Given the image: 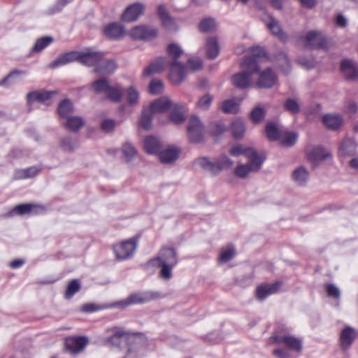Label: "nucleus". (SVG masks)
<instances>
[{
  "label": "nucleus",
  "mask_w": 358,
  "mask_h": 358,
  "mask_svg": "<svg viewBox=\"0 0 358 358\" xmlns=\"http://www.w3.org/2000/svg\"><path fill=\"white\" fill-rule=\"evenodd\" d=\"M357 336L355 328L346 326L341 332L339 336V345L343 351L349 350L353 344Z\"/></svg>",
  "instance_id": "obj_16"
},
{
  "label": "nucleus",
  "mask_w": 358,
  "mask_h": 358,
  "mask_svg": "<svg viewBox=\"0 0 358 358\" xmlns=\"http://www.w3.org/2000/svg\"><path fill=\"white\" fill-rule=\"evenodd\" d=\"M277 76L271 68H266L259 73L257 83L259 87L269 89L274 86Z\"/></svg>",
  "instance_id": "obj_17"
},
{
  "label": "nucleus",
  "mask_w": 358,
  "mask_h": 358,
  "mask_svg": "<svg viewBox=\"0 0 358 358\" xmlns=\"http://www.w3.org/2000/svg\"><path fill=\"white\" fill-rule=\"evenodd\" d=\"M265 132L267 138L271 141L280 140L281 134L277 124L273 122H268L265 127Z\"/></svg>",
  "instance_id": "obj_40"
},
{
  "label": "nucleus",
  "mask_w": 358,
  "mask_h": 358,
  "mask_svg": "<svg viewBox=\"0 0 358 358\" xmlns=\"http://www.w3.org/2000/svg\"><path fill=\"white\" fill-rule=\"evenodd\" d=\"M28 73L27 71L20 69H13L8 73L1 80H0V86L8 87L9 86L8 80L11 78H18L22 76H26Z\"/></svg>",
  "instance_id": "obj_50"
},
{
  "label": "nucleus",
  "mask_w": 358,
  "mask_h": 358,
  "mask_svg": "<svg viewBox=\"0 0 358 358\" xmlns=\"http://www.w3.org/2000/svg\"><path fill=\"white\" fill-rule=\"evenodd\" d=\"M115 121L112 119H106L102 121L101 124V129L106 133L111 132L114 130L115 127Z\"/></svg>",
  "instance_id": "obj_64"
},
{
  "label": "nucleus",
  "mask_w": 358,
  "mask_h": 358,
  "mask_svg": "<svg viewBox=\"0 0 358 358\" xmlns=\"http://www.w3.org/2000/svg\"><path fill=\"white\" fill-rule=\"evenodd\" d=\"M186 110L185 105L180 102L173 103L169 113L170 120L176 124L183 123L186 120L185 116Z\"/></svg>",
  "instance_id": "obj_20"
},
{
  "label": "nucleus",
  "mask_w": 358,
  "mask_h": 358,
  "mask_svg": "<svg viewBox=\"0 0 358 358\" xmlns=\"http://www.w3.org/2000/svg\"><path fill=\"white\" fill-rule=\"evenodd\" d=\"M308 178L309 173L303 166L296 169L292 174V180L300 186H304L308 180Z\"/></svg>",
  "instance_id": "obj_35"
},
{
  "label": "nucleus",
  "mask_w": 358,
  "mask_h": 358,
  "mask_svg": "<svg viewBox=\"0 0 358 358\" xmlns=\"http://www.w3.org/2000/svg\"><path fill=\"white\" fill-rule=\"evenodd\" d=\"M213 100V96L209 93H206L203 96L199 98L196 102V106L203 110H208Z\"/></svg>",
  "instance_id": "obj_54"
},
{
  "label": "nucleus",
  "mask_w": 358,
  "mask_h": 358,
  "mask_svg": "<svg viewBox=\"0 0 358 358\" xmlns=\"http://www.w3.org/2000/svg\"><path fill=\"white\" fill-rule=\"evenodd\" d=\"M122 150L123 155L128 159V160H130L136 154V150L129 143H124L122 146Z\"/></svg>",
  "instance_id": "obj_63"
},
{
  "label": "nucleus",
  "mask_w": 358,
  "mask_h": 358,
  "mask_svg": "<svg viewBox=\"0 0 358 358\" xmlns=\"http://www.w3.org/2000/svg\"><path fill=\"white\" fill-rule=\"evenodd\" d=\"M329 156H331L330 153L325 152L324 149L321 146L313 148L308 153V159L314 162L324 160Z\"/></svg>",
  "instance_id": "obj_39"
},
{
  "label": "nucleus",
  "mask_w": 358,
  "mask_h": 358,
  "mask_svg": "<svg viewBox=\"0 0 358 358\" xmlns=\"http://www.w3.org/2000/svg\"><path fill=\"white\" fill-rule=\"evenodd\" d=\"M215 22L212 17H208L202 20L199 24V31L203 33L212 31L215 29Z\"/></svg>",
  "instance_id": "obj_51"
},
{
  "label": "nucleus",
  "mask_w": 358,
  "mask_h": 358,
  "mask_svg": "<svg viewBox=\"0 0 358 358\" xmlns=\"http://www.w3.org/2000/svg\"><path fill=\"white\" fill-rule=\"evenodd\" d=\"M222 111L225 113L236 114L238 112L239 106L234 99H227L222 102Z\"/></svg>",
  "instance_id": "obj_49"
},
{
  "label": "nucleus",
  "mask_w": 358,
  "mask_h": 358,
  "mask_svg": "<svg viewBox=\"0 0 358 358\" xmlns=\"http://www.w3.org/2000/svg\"><path fill=\"white\" fill-rule=\"evenodd\" d=\"M138 98V92L134 87L131 86L127 90V99L130 105L136 103Z\"/></svg>",
  "instance_id": "obj_62"
},
{
  "label": "nucleus",
  "mask_w": 358,
  "mask_h": 358,
  "mask_svg": "<svg viewBox=\"0 0 358 358\" xmlns=\"http://www.w3.org/2000/svg\"><path fill=\"white\" fill-rule=\"evenodd\" d=\"M236 255V251L234 248H229L226 250H222L219 256V262L221 263H227L231 260Z\"/></svg>",
  "instance_id": "obj_57"
},
{
  "label": "nucleus",
  "mask_w": 358,
  "mask_h": 358,
  "mask_svg": "<svg viewBox=\"0 0 358 358\" xmlns=\"http://www.w3.org/2000/svg\"><path fill=\"white\" fill-rule=\"evenodd\" d=\"M53 41L52 36H46L39 38L35 42V44L31 48V52H40L45 48H47Z\"/></svg>",
  "instance_id": "obj_45"
},
{
  "label": "nucleus",
  "mask_w": 358,
  "mask_h": 358,
  "mask_svg": "<svg viewBox=\"0 0 358 358\" xmlns=\"http://www.w3.org/2000/svg\"><path fill=\"white\" fill-rule=\"evenodd\" d=\"M266 26L271 34L278 37L280 41L285 42L287 40V34L283 31L278 22L273 17H269V21Z\"/></svg>",
  "instance_id": "obj_33"
},
{
  "label": "nucleus",
  "mask_w": 358,
  "mask_h": 358,
  "mask_svg": "<svg viewBox=\"0 0 358 358\" xmlns=\"http://www.w3.org/2000/svg\"><path fill=\"white\" fill-rule=\"evenodd\" d=\"M117 65L113 59H106L105 57L99 62L97 66L94 68L93 72L101 76H110L117 69Z\"/></svg>",
  "instance_id": "obj_18"
},
{
  "label": "nucleus",
  "mask_w": 358,
  "mask_h": 358,
  "mask_svg": "<svg viewBox=\"0 0 358 358\" xmlns=\"http://www.w3.org/2000/svg\"><path fill=\"white\" fill-rule=\"evenodd\" d=\"M204 127L201 120L196 115H192L189 120L187 136L192 143H199L203 139Z\"/></svg>",
  "instance_id": "obj_8"
},
{
  "label": "nucleus",
  "mask_w": 358,
  "mask_h": 358,
  "mask_svg": "<svg viewBox=\"0 0 358 358\" xmlns=\"http://www.w3.org/2000/svg\"><path fill=\"white\" fill-rule=\"evenodd\" d=\"M145 151L150 155H158L162 148L160 141L154 136H148L144 140Z\"/></svg>",
  "instance_id": "obj_29"
},
{
  "label": "nucleus",
  "mask_w": 358,
  "mask_h": 358,
  "mask_svg": "<svg viewBox=\"0 0 358 358\" xmlns=\"http://www.w3.org/2000/svg\"><path fill=\"white\" fill-rule=\"evenodd\" d=\"M355 141L350 138H344L339 146V152L343 156L353 155L356 150Z\"/></svg>",
  "instance_id": "obj_36"
},
{
  "label": "nucleus",
  "mask_w": 358,
  "mask_h": 358,
  "mask_svg": "<svg viewBox=\"0 0 358 358\" xmlns=\"http://www.w3.org/2000/svg\"><path fill=\"white\" fill-rule=\"evenodd\" d=\"M273 341L282 344L288 349L300 352L302 350V341L291 335H275L272 337Z\"/></svg>",
  "instance_id": "obj_13"
},
{
  "label": "nucleus",
  "mask_w": 358,
  "mask_h": 358,
  "mask_svg": "<svg viewBox=\"0 0 358 358\" xmlns=\"http://www.w3.org/2000/svg\"><path fill=\"white\" fill-rule=\"evenodd\" d=\"M73 111V105L70 99L62 100L57 106V113L60 117L67 118Z\"/></svg>",
  "instance_id": "obj_37"
},
{
  "label": "nucleus",
  "mask_w": 358,
  "mask_h": 358,
  "mask_svg": "<svg viewBox=\"0 0 358 358\" xmlns=\"http://www.w3.org/2000/svg\"><path fill=\"white\" fill-rule=\"evenodd\" d=\"M103 32L107 38L117 40L124 35V30L120 23L110 22L104 27Z\"/></svg>",
  "instance_id": "obj_25"
},
{
  "label": "nucleus",
  "mask_w": 358,
  "mask_h": 358,
  "mask_svg": "<svg viewBox=\"0 0 358 358\" xmlns=\"http://www.w3.org/2000/svg\"><path fill=\"white\" fill-rule=\"evenodd\" d=\"M252 147H244L242 144L236 143L229 150V154L233 157H238L241 155L247 157Z\"/></svg>",
  "instance_id": "obj_52"
},
{
  "label": "nucleus",
  "mask_w": 358,
  "mask_h": 358,
  "mask_svg": "<svg viewBox=\"0 0 358 358\" xmlns=\"http://www.w3.org/2000/svg\"><path fill=\"white\" fill-rule=\"evenodd\" d=\"M343 117L340 114L328 113L322 117V123L330 130L337 131L343 124Z\"/></svg>",
  "instance_id": "obj_23"
},
{
  "label": "nucleus",
  "mask_w": 358,
  "mask_h": 358,
  "mask_svg": "<svg viewBox=\"0 0 358 358\" xmlns=\"http://www.w3.org/2000/svg\"><path fill=\"white\" fill-rule=\"evenodd\" d=\"M157 29L146 25H140L131 31V36L135 40L150 41L157 35Z\"/></svg>",
  "instance_id": "obj_11"
},
{
  "label": "nucleus",
  "mask_w": 358,
  "mask_h": 358,
  "mask_svg": "<svg viewBox=\"0 0 358 358\" xmlns=\"http://www.w3.org/2000/svg\"><path fill=\"white\" fill-rule=\"evenodd\" d=\"M173 102L168 96H163L151 102L149 108L154 113H161L169 110Z\"/></svg>",
  "instance_id": "obj_24"
},
{
  "label": "nucleus",
  "mask_w": 358,
  "mask_h": 358,
  "mask_svg": "<svg viewBox=\"0 0 358 358\" xmlns=\"http://www.w3.org/2000/svg\"><path fill=\"white\" fill-rule=\"evenodd\" d=\"M284 109L292 115H296L300 111V106L295 99L289 98L284 103Z\"/></svg>",
  "instance_id": "obj_53"
},
{
  "label": "nucleus",
  "mask_w": 358,
  "mask_h": 358,
  "mask_svg": "<svg viewBox=\"0 0 358 358\" xmlns=\"http://www.w3.org/2000/svg\"><path fill=\"white\" fill-rule=\"evenodd\" d=\"M45 211L43 206L34 203H21L15 206L13 212L19 215L25 214L37 215Z\"/></svg>",
  "instance_id": "obj_22"
},
{
  "label": "nucleus",
  "mask_w": 358,
  "mask_h": 358,
  "mask_svg": "<svg viewBox=\"0 0 358 358\" xmlns=\"http://www.w3.org/2000/svg\"><path fill=\"white\" fill-rule=\"evenodd\" d=\"M84 125V120L78 116H69L66 118L65 127L67 129L77 132Z\"/></svg>",
  "instance_id": "obj_42"
},
{
  "label": "nucleus",
  "mask_w": 358,
  "mask_h": 358,
  "mask_svg": "<svg viewBox=\"0 0 358 358\" xmlns=\"http://www.w3.org/2000/svg\"><path fill=\"white\" fill-rule=\"evenodd\" d=\"M41 171V168L34 166L27 169H24L22 171V175L21 178H34L38 174V173Z\"/></svg>",
  "instance_id": "obj_61"
},
{
  "label": "nucleus",
  "mask_w": 358,
  "mask_h": 358,
  "mask_svg": "<svg viewBox=\"0 0 358 358\" xmlns=\"http://www.w3.org/2000/svg\"><path fill=\"white\" fill-rule=\"evenodd\" d=\"M105 55L104 52L95 51L91 48L83 51H70L59 55L49 64L48 67L54 69L76 61L83 66L95 68Z\"/></svg>",
  "instance_id": "obj_2"
},
{
  "label": "nucleus",
  "mask_w": 358,
  "mask_h": 358,
  "mask_svg": "<svg viewBox=\"0 0 358 358\" xmlns=\"http://www.w3.org/2000/svg\"><path fill=\"white\" fill-rule=\"evenodd\" d=\"M246 130L245 122L240 118L235 119L231 122V134L236 139L243 137Z\"/></svg>",
  "instance_id": "obj_38"
},
{
  "label": "nucleus",
  "mask_w": 358,
  "mask_h": 358,
  "mask_svg": "<svg viewBox=\"0 0 358 358\" xmlns=\"http://www.w3.org/2000/svg\"><path fill=\"white\" fill-rule=\"evenodd\" d=\"M154 113L150 108H145L142 111L140 124L146 130L150 129Z\"/></svg>",
  "instance_id": "obj_46"
},
{
  "label": "nucleus",
  "mask_w": 358,
  "mask_h": 358,
  "mask_svg": "<svg viewBox=\"0 0 358 358\" xmlns=\"http://www.w3.org/2000/svg\"><path fill=\"white\" fill-rule=\"evenodd\" d=\"M240 65L243 71L250 74L251 77L259 71L257 59L250 56H245Z\"/></svg>",
  "instance_id": "obj_32"
},
{
  "label": "nucleus",
  "mask_w": 358,
  "mask_h": 358,
  "mask_svg": "<svg viewBox=\"0 0 358 358\" xmlns=\"http://www.w3.org/2000/svg\"><path fill=\"white\" fill-rule=\"evenodd\" d=\"M88 343L85 336L70 337L65 340V348L67 352L72 355L81 352Z\"/></svg>",
  "instance_id": "obj_14"
},
{
  "label": "nucleus",
  "mask_w": 358,
  "mask_h": 358,
  "mask_svg": "<svg viewBox=\"0 0 358 358\" xmlns=\"http://www.w3.org/2000/svg\"><path fill=\"white\" fill-rule=\"evenodd\" d=\"M110 305L104 306V305H98L96 303H85L83 305L81 308V310L84 313H93L97 310H103L105 308H109Z\"/></svg>",
  "instance_id": "obj_60"
},
{
  "label": "nucleus",
  "mask_w": 358,
  "mask_h": 358,
  "mask_svg": "<svg viewBox=\"0 0 358 358\" xmlns=\"http://www.w3.org/2000/svg\"><path fill=\"white\" fill-rule=\"evenodd\" d=\"M266 116V110L262 106L255 107L250 113V118L254 124H259Z\"/></svg>",
  "instance_id": "obj_48"
},
{
  "label": "nucleus",
  "mask_w": 358,
  "mask_h": 358,
  "mask_svg": "<svg viewBox=\"0 0 358 358\" xmlns=\"http://www.w3.org/2000/svg\"><path fill=\"white\" fill-rule=\"evenodd\" d=\"M340 71L348 82L358 81V64L353 59H344L340 62Z\"/></svg>",
  "instance_id": "obj_9"
},
{
  "label": "nucleus",
  "mask_w": 358,
  "mask_h": 358,
  "mask_svg": "<svg viewBox=\"0 0 358 358\" xmlns=\"http://www.w3.org/2000/svg\"><path fill=\"white\" fill-rule=\"evenodd\" d=\"M166 51L172 58V61L169 62L170 80L173 85H178L183 82L186 76L185 65L178 61L183 50L178 44L171 43L168 45Z\"/></svg>",
  "instance_id": "obj_4"
},
{
  "label": "nucleus",
  "mask_w": 358,
  "mask_h": 358,
  "mask_svg": "<svg viewBox=\"0 0 358 358\" xmlns=\"http://www.w3.org/2000/svg\"><path fill=\"white\" fill-rule=\"evenodd\" d=\"M178 262V253L174 248L164 247L158 255L150 259L147 265L160 267L159 277L164 280H170L172 278V269Z\"/></svg>",
  "instance_id": "obj_3"
},
{
  "label": "nucleus",
  "mask_w": 358,
  "mask_h": 358,
  "mask_svg": "<svg viewBox=\"0 0 358 358\" xmlns=\"http://www.w3.org/2000/svg\"><path fill=\"white\" fill-rule=\"evenodd\" d=\"M298 134L293 131H287L280 138V143L284 147H292L296 143Z\"/></svg>",
  "instance_id": "obj_47"
},
{
  "label": "nucleus",
  "mask_w": 358,
  "mask_h": 358,
  "mask_svg": "<svg viewBox=\"0 0 358 358\" xmlns=\"http://www.w3.org/2000/svg\"><path fill=\"white\" fill-rule=\"evenodd\" d=\"M164 84L160 80L152 79L149 85V92L152 95H158L163 92Z\"/></svg>",
  "instance_id": "obj_55"
},
{
  "label": "nucleus",
  "mask_w": 358,
  "mask_h": 358,
  "mask_svg": "<svg viewBox=\"0 0 358 358\" xmlns=\"http://www.w3.org/2000/svg\"><path fill=\"white\" fill-rule=\"evenodd\" d=\"M157 15L164 28L168 31L176 29V22L164 4H159L157 6Z\"/></svg>",
  "instance_id": "obj_21"
},
{
  "label": "nucleus",
  "mask_w": 358,
  "mask_h": 358,
  "mask_svg": "<svg viewBox=\"0 0 358 358\" xmlns=\"http://www.w3.org/2000/svg\"><path fill=\"white\" fill-rule=\"evenodd\" d=\"M234 164L229 157L223 155L215 161V173L217 175L221 171L224 169H230Z\"/></svg>",
  "instance_id": "obj_43"
},
{
  "label": "nucleus",
  "mask_w": 358,
  "mask_h": 358,
  "mask_svg": "<svg viewBox=\"0 0 358 358\" xmlns=\"http://www.w3.org/2000/svg\"><path fill=\"white\" fill-rule=\"evenodd\" d=\"M305 46L310 50L324 48L327 46V39L320 32L310 31L305 37Z\"/></svg>",
  "instance_id": "obj_10"
},
{
  "label": "nucleus",
  "mask_w": 358,
  "mask_h": 358,
  "mask_svg": "<svg viewBox=\"0 0 358 358\" xmlns=\"http://www.w3.org/2000/svg\"><path fill=\"white\" fill-rule=\"evenodd\" d=\"M181 150L176 146H169V148L161 150L157 156L160 162L165 164H170L175 162L180 156Z\"/></svg>",
  "instance_id": "obj_19"
},
{
  "label": "nucleus",
  "mask_w": 358,
  "mask_h": 358,
  "mask_svg": "<svg viewBox=\"0 0 358 358\" xmlns=\"http://www.w3.org/2000/svg\"><path fill=\"white\" fill-rule=\"evenodd\" d=\"M55 93V92L54 91L31 92L28 93L27 95V104L31 105L36 101L41 103H43L49 100L52 97V95L54 94Z\"/></svg>",
  "instance_id": "obj_31"
},
{
  "label": "nucleus",
  "mask_w": 358,
  "mask_h": 358,
  "mask_svg": "<svg viewBox=\"0 0 358 358\" xmlns=\"http://www.w3.org/2000/svg\"><path fill=\"white\" fill-rule=\"evenodd\" d=\"M220 45L217 37H208L206 43V54L209 59H215L220 54Z\"/></svg>",
  "instance_id": "obj_28"
},
{
  "label": "nucleus",
  "mask_w": 358,
  "mask_h": 358,
  "mask_svg": "<svg viewBox=\"0 0 358 358\" xmlns=\"http://www.w3.org/2000/svg\"><path fill=\"white\" fill-rule=\"evenodd\" d=\"M159 295V292L153 291L133 292L126 299L115 301L110 304L108 307H114L124 310L129 306L143 304L150 302L157 299Z\"/></svg>",
  "instance_id": "obj_6"
},
{
  "label": "nucleus",
  "mask_w": 358,
  "mask_h": 358,
  "mask_svg": "<svg viewBox=\"0 0 358 358\" xmlns=\"http://www.w3.org/2000/svg\"><path fill=\"white\" fill-rule=\"evenodd\" d=\"M250 172H252V170L248 164L238 165L234 170V174L242 179L246 178Z\"/></svg>",
  "instance_id": "obj_58"
},
{
  "label": "nucleus",
  "mask_w": 358,
  "mask_h": 358,
  "mask_svg": "<svg viewBox=\"0 0 358 358\" xmlns=\"http://www.w3.org/2000/svg\"><path fill=\"white\" fill-rule=\"evenodd\" d=\"M193 166L199 167L203 171L210 172L213 176H216L215 162H212L207 157H200L195 159L193 162Z\"/></svg>",
  "instance_id": "obj_34"
},
{
  "label": "nucleus",
  "mask_w": 358,
  "mask_h": 358,
  "mask_svg": "<svg viewBox=\"0 0 358 358\" xmlns=\"http://www.w3.org/2000/svg\"><path fill=\"white\" fill-rule=\"evenodd\" d=\"M166 62L167 60L166 57H157L144 69L143 75L145 76H148L152 74L161 72L164 69Z\"/></svg>",
  "instance_id": "obj_30"
},
{
  "label": "nucleus",
  "mask_w": 358,
  "mask_h": 358,
  "mask_svg": "<svg viewBox=\"0 0 358 358\" xmlns=\"http://www.w3.org/2000/svg\"><path fill=\"white\" fill-rule=\"evenodd\" d=\"M203 67V62L200 58H191L188 59L186 69H189L192 71H196L201 70Z\"/></svg>",
  "instance_id": "obj_59"
},
{
  "label": "nucleus",
  "mask_w": 358,
  "mask_h": 358,
  "mask_svg": "<svg viewBox=\"0 0 358 358\" xmlns=\"http://www.w3.org/2000/svg\"><path fill=\"white\" fill-rule=\"evenodd\" d=\"M227 131V127L222 121H213L208 127V133L214 136L218 137Z\"/></svg>",
  "instance_id": "obj_41"
},
{
  "label": "nucleus",
  "mask_w": 358,
  "mask_h": 358,
  "mask_svg": "<svg viewBox=\"0 0 358 358\" xmlns=\"http://www.w3.org/2000/svg\"><path fill=\"white\" fill-rule=\"evenodd\" d=\"M91 88L95 94H105L106 98L113 103H120L122 98V89L118 86L110 85L106 78H101L94 80L91 84Z\"/></svg>",
  "instance_id": "obj_5"
},
{
  "label": "nucleus",
  "mask_w": 358,
  "mask_h": 358,
  "mask_svg": "<svg viewBox=\"0 0 358 358\" xmlns=\"http://www.w3.org/2000/svg\"><path fill=\"white\" fill-rule=\"evenodd\" d=\"M122 343L127 344L124 358H143L145 355L148 348L146 341L140 337L129 336L122 329H114L113 334L106 338V343L110 346L120 348Z\"/></svg>",
  "instance_id": "obj_1"
},
{
  "label": "nucleus",
  "mask_w": 358,
  "mask_h": 358,
  "mask_svg": "<svg viewBox=\"0 0 358 358\" xmlns=\"http://www.w3.org/2000/svg\"><path fill=\"white\" fill-rule=\"evenodd\" d=\"M81 285L78 279L71 280L67 285L64 298L67 300L71 299L77 292L80 291Z\"/></svg>",
  "instance_id": "obj_44"
},
{
  "label": "nucleus",
  "mask_w": 358,
  "mask_h": 358,
  "mask_svg": "<svg viewBox=\"0 0 358 358\" xmlns=\"http://www.w3.org/2000/svg\"><path fill=\"white\" fill-rule=\"evenodd\" d=\"M282 285L281 281L262 284L256 288L255 295L258 300L264 301L271 294L277 293Z\"/></svg>",
  "instance_id": "obj_15"
},
{
  "label": "nucleus",
  "mask_w": 358,
  "mask_h": 358,
  "mask_svg": "<svg viewBox=\"0 0 358 358\" xmlns=\"http://www.w3.org/2000/svg\"><path fill=\"white\" fill-rule=\"evenodd\" d=\"M231 83L236 88L244 90L252 84V77L246 72L241 71L234 74L231 78Z\"/></svg>",
  "instance_id": "obj_26"
},
{
  "label": "nucleus",
  "mask_w": 358,
  "mask_h": 358,
  "mask_svg": "<svg viewBox=\"0 0 358 358\" xmlns=\"http://www.w3.org/2000/svg\"><path fill=\"white\" fill-rule=\"evenodd\" d=\"M246 157L249 159L248 165L252 170V172L259 171L265 160V157L259 155L256 150L253 148H251Z\"/></svg>",
  "instance_id": "obj_27"
},
{
  "label": "nucleus",
  "mask_w": 358,
  "mask_h": 358,
  "mask_svg": "<svg viewBox=\"0 0 358 358\" xmlns=\"http://www.w3.org/2000/svg\"><path fill=\"white\" fill-rule=\"evenodd\" d=\"M145 6L140 2H136L127 6L121 15V20L126 22H131L138 20L144 13Z\"/></svg>",
  "instance_id": "obj_12"
},
{
  "label": "nucleus",
  "mask_w": 358,
  "mask_h": 358,
  "mask_svg": "<svg viewBox=\"0 0 358 358\" xmlns=\"http://www.w3.org/2000/svg\"><path fill=\"white\" fill-rule=\"evenodd\" d=\"M60 145L63 150L73 152L77 147V141L67 136L62 139Z\"/></svg>",
  "instance_id": "obj_56"
},
{
  "label": "nucleus",
  "mask_w": 358,
  "mask_h": 358,
  "mask_svg": "<svg viewBox=\"0 0 358 358\" xmlns=\"http://www.w3.org/2000/svg\"><path fill=\"white\" fill-rule=\"evenodd\" d=\"M140 236L136 235L119 244L113 245V251L118 261H123L131 258L136 250Z\"/></svg>",
  "instance_id": "obj_7"
}]
</instances>
